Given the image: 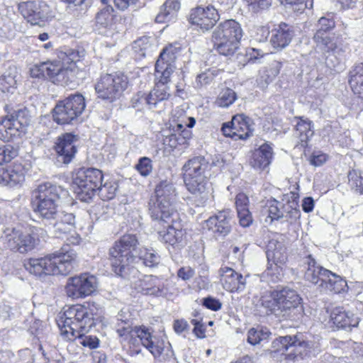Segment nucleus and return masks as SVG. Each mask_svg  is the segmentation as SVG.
<instances>
[{
  "instance_id": "nucleus-1",
  "label": "nucleus",
  "mask_w": 363,
  "mask_h": 363,
  "mask_svg": "<svg viewBox=\"0 0 363 363\" xmlns=\"http://www.w3.org/2000/svg\"><path fill=\"white\" fill-rule=\"evenodd\" d=\"M68 191L50 182L40 184L32 192L33 211L43 220L50 222L59 216V203Z\"/></svg>"
},
{
  "instance_id": "nucleus-2",
  "label": "nucleus",
  "mask_w": 363,
  "mask_h": 363,
  "mask_svg": "<svg viewBox=\"0 0 363 363\" xmlns=\"http://www.w3.org/2000/svg\"><path fill=\"white\" fill-rule=\"evenodd\" d=\"M75 265V255L71 250L63 249L44 257L30 258L25 261L24 266L29 273L36 277L44 275H67Z\"/></svg>"
},
{
  "instance_id": "nucleus-3",
  "label": "nucleus",
  "mask_w": 363,
  "mask_h": 363,
  "mask_svg": "<svg viewBox=\"0 0 363 363\" xmlns=\"http://www.w3.org/2000/svg\"><path fill=\"white\" fill-rule=\"evenodd\" d=\"M301 298L296 291L288 287L264 291L259 300L267 313L279 318H289L298 306Z\"/></svg>"
},
{
  "instance_id": "nucleus-4",
  "label": "nucleus",
  "mask_w": 363,
  "mask_h": 363,
  "mask_svg": "<svg viewBox=\"0 0 363 363\" xmlns=\"http://www.w3.org/2000/svg\"><path fill=\"white\" fill-rule=\"evenodd\" d=\"M155 194L149 201L150 216L160 223H168L176 213L177 189L170 180L164 179L156 185Z\"/></svg>"
},
{
  "instance_id": "nucleus-5",
  "label": "nucleus",
  "mask_w": 363,
  "mask_h": 363,
  "mask_svg": "<svg viewBox=\"0 0 363 363\" xmlns=\"http://www.w3.org/2000/svg\"><path fill=\"white\" fill-rule=\"evenodd\" d=\"M94 324L88 308L80 304L69 307L57 321L62 337L69 341L79 333H88Z\"/></svg>"
},
{
  "instance_id": "nucleus-6",
  "label": "nucleus",
  "mask_w": 363,
  "mask_h": 363,
  "mask_svg": "<svg viewBox=\"0 0 363 363\" xmlns=\"http://www.w3.org/2000/svg\"><path fill=\"white\" fill-rule=\"evenodd\" d=\"M208 167V161L201 156L189 160L183 167L185 185L191 194L199 198L201 204L206 203L210 195L205 176Z\"/></svg>"
},
{
  "instance_id": "nucleus-7",
  "label": "nucleus",
  "mask_w": 363,
  "mask_h": 363,
  "mask_svg": "<svg viewBox=\"0 0 363 363\" xmlns=\"http://www.w3.org/2000/svg\"><path fill=\"white\" fill-rule=\"evenodd\" d=\"M242 36L240 25L235 20H227L220 23L213 33L214 48L220 55L232 56L238 50Z\"/></svg>"
},
{
  "instance_id": "nucleus-8",
  "label": "nucleus",
  "mask_w": 363,
  "mask_h": 363,
  "mask_svg": "<svg viewBox=\"0 0 363 363\" xmlns=\"http://www.w3.org/2000/svg\"><path fill=\"white\" fill-rule=\"evenodd\" d=\"M102 172L96 168H80L72 174V189L77 198L86 203L92 201L102 182Z\"/></svg>"
},
{
  "instance_id": "nucleus-9",
  "label": "nucleus",
  "mask_w": 363,
  "mask_h": 363,
  "mask_svg": "<svg viewBox=\"0 0 363 363\" xmlns=\"http://www.w3.org/2000/svg\"><path fill=\"white\" fill-rule=\"evenodd\" d=\"M138 245V239L135 235L127 234L116 241L109 250L111 266L114 272L119 276L125 277L129 266L133 262L135 257L132 251Z\"/></svg>"
},
{
  "instance_id": "nucleus-10",
  "label": "nucleus",
  "mask_w": 363,
  "mask_h": 363,
  "mask_svg": "<svg viewBox=\"0 0 363 363\" xmlns=\"http://www.w3.org/2000/svg\"><path fill=\"white\" fill-rule=\"evenodd\" d=\"M280 202L271 198L267 201L266 207L271 221L281 220L282 223H286L287 226L298 223L301 217V211L298 208V199L291 195L286 196Z\"/></svg>"
},
{
  "instance_id": "nucleus-11",
  "label": "nucleus",
  "mask_w": 363,
  "mask_h": 363,
  "mask_svg": "<svg viewBox=\"0 0 363 363\" xmlns=\"http://www.w3.org/2000/svg\"><path fill=\"white\" fill-rule=\"evenodd\" d=\"M85 107V99L81 94H71L56 104L52 111L53 121L60 125L72 123Z\"/></svg>"
},
{
  "instance_id": "nucleus-12",
  "label": "nucleus",
  "mask_w": 363,
  "mask_h": 363,
  "mask_svg": "<svg viewBox=\"0 0 363 363\" xmlns=\"http://www.w3.org/2000/svg\"><path fill=\"white\" fill-rule=\"evenodd\" d=\"M333 34L316 31L313 37L315 52L320 55L319 60H325L326 66L335 69L340 64L338 55L342 52Z\"/></svg>"
},
{
  "instance_id": "nucleus-13",
  "label": "nucleus",
  "mask_w": 363,
  "mask_h": 363,
  "mask_svg": "<svg viewBox=\"0 0 363 363\" xmlns=\"http://www.w3.org/2000/svg\"><path fill=\"white\" fill-rule=\"evenodd\" d=\"M128 86V78L121 73L101 75L95 90L98 97L113 101L118 98Z\"/></svg>"
},
{
  "instance_id": "nucleus-14",
  "label": "nucleus",
  "mask_w": 363,
  "mask_h": 363,
  "mask_svg": "<svg viewBox=\"0 0 363 363\" xmlns=\"http://www.w3.org/2000/svg\"><path fill=\"white\" fill-rule=\"evenodd\" d=\"M30 122V116L26 108L13 111L0 122V139L9 141L23 133Z\"/></svg>"
},
{
  "instance_id": "nucleus-15",
  "label": "nucleus",
  "mask_w": 363,
  "mask_h": 363,
  "mask_svg": "<svg viewBox=\"0 0 363 363\" xmlns=\"http://www.w3.org/2000/svg\"><path fill=\"white\" fill-rule=\"evenodd\" d=\"M285 250L281 242L274 239L269 241L267 252L268 266L263 273V277L268 279L269 281L276 283L282 279L283 264L286 260Z\"/></svg>"
},
{
  "instance_id": "nucleus-16",
  "label": "nucleus",
  "mask_w": 363,
  "mask_h": 363,
  "mask_svg": "<svg viewBox=\"0 0 363 363\" xmlns=\"http://www.w3.org/2000/svg\"><path fill=\"white\" fill-rule=\"evenodd\" d=\"M135 334L155 358L166 360L173 355L171 345L164 337L152 335L145 327L137 328Z\"/></svg>"
},
{
  "instance_id": "nucleus-17",
  "label": "nucleus",
  "mask_w": 363,
  "mask_h": 363,
  "mask_svg": "<svg viewBox=\"0 0 363 363\" xmlns=\"http://www.w3.org/2000/svg\"><path fill=\"white\" fill-rule=\"evenodd\" d=\"M83 57V52L69 48L60 51L57 55L59 60L42 62V67L44 69L45 77L52 79L54 82H57L58 77H61L62 74L60 72L63 68L64 64L79 62Z\"/></svg>"
},
{
  "instance_id": "nucleus-18",
  "label": "nucleus",
  "mask_w": 363,
  "mask_h": 363,
  "mask_svg": "<svg viewBox=\"0 0 363 363\" xmlns=\"http://www.w3.org/2000/svg\"><path fill=\"white\" fill-rule=\"evenodd\" d=\"M97 279L88 273L81 274L68 279L67 295L72 298H84L92 294L97 288Z\"/></svg>"
},
{
  "instance_id": "nucleus-19",
  "label": "nucleus",
  "mask_w": 363,
  "mask_h": 363,
  "mask_svg": "<svg viewBox=\"0 0 363 363\" xmlns=\"http://www.w3.org/2000/svg\"><path fill=\"white\" fill-rule=\"evenodd\" d=\"M221 130L225 137L234 140H246L252 135V120L244 114L234 116L231 121L223 124Z\"/></svg>"
},
{
  "instance_id": "nucleus-20",
  "label": "nucleus",
  "mask_w": 363,
  "mask_h": 363,
  "mask_svg": "<svg viewBox=\"0 0 363 363\" xmlns=\"http://www.w3.org/2000/svg\"><path fill=\"white\" fill-rule=\"evenodd\" d=\"M218 20V10L213 6L194 8L189 16V23L202 32L211 29Z\"/></svg>"
},
{
  "instance_id": "nucleus-21",
  "label": "nucleus",
  "mask_w": 363,
  "mask_h": 363,
  "mask_svg": "<svg viewBox=\"0 0 363 363\" xmlns=\"http://www.w3.org/2000/svg\"><path fill=\"white\" fill-rule=\"evenodd\" d=\"M5 233L4 244L12 251L25 253L35 247V238L27 231L13 228L8 229Z\"/></svg>"
},
{
  "instance_id": "nucleus-22",
  "label": "nucleus",
  "mask_w": 363,
  "mask_h": 363,
  "mask_svg": "<svg viewBox=\"0 0 363 363\" xmlns=\"http://www.w3.org/2000/svg\"><path fill=\"white\" fill-rule=\"evenodd\" d=\"M18 9L23 18L32 25H38L51 16L50 7L44 1H23L18 4Z\"/></svg>"
},
{
  "instance_id": "nucleus-23",
  "label": "nucleus",
  "mask_w": 363,
  "mask_h": 363,
  "mask_svg": "<svg viewBox=\"0 0 363 363\" xmlns=\"http://www.w3.org/2000/svg\"><path fill=\"white\" fill-rule=\"evenodd\" d=\"M233 224L232 212L223 210L205 220L203 228L211 231L215 236L225 237L230 233Z\"/></svg>"
},
{
  "instance_id": "nucleus-24",
  "label": "nucleus",
  "mask_w": 363,
  "mask_h": 363,
  "mask_svg": "<svg viewBox=\"0 0 363 363\" xmlns=\"http://www.w3.org/2000/svg\"><path fill=\"white\" fill-rule=\"evenodd\" d=\"M175 57L172 46L166 48L160 53L155 64V77L158 79L156 84H162L164 86H167L175 68L172 64Z\"/></svg>"
},
{
  "instance_id": "nucleus-25",
  "label": "nucleus",
  "mask_w": 363,
  "mask_h": 363,
  "mask_svg": "<svg viewBox=\"0 0 363 363\" xmlns=\"http://www.w3.org/2000/svg\"><path fill=\"white\" fill-rule=\"evenodd\" d=\"M77 136L70 133H64L57 138L55 150L59 162L64 164L71 162L77 152Z\"/></svg>"
},
{
  "instance_id": "nucleus-26",
  "label": "nucleus",
  "mask_w": 363,
  "mask_h": 363,
  "mask_svg": "<svg viewBox=\"0 0 363 363\" xmlns=\"http://www.w3.org/2000/svg\"><path fill=\"white\" fill-rule=\"evenodd\" d=\"M294 35L293 26L281 23L272 30L269 42L273 48L281 50L291 43Z\"/></svg>"
},
{
  "instance_id": "nucleus-27",
  "label": "nucleus",
  "mask_w": 363,
  "mask_h": 363,
  "mask_svg": "<svg viewBox=\"0 0 363 363\" xmlns=\"http://www.w3.org/2000/svg\"><path fill=\"white\" fill-rule=\"evenodd\" d=\"M223 287L228 291H242L246 285V278L228 267H222L219 269Z\"/></svg>"
},
{
  "instance_id": "nucleus-28",
  "label": "nucleus",
  "mask_w": 363,
  "mask_h": 363,
  "mask_svg": "<svg viewBox=\"0 0 363 363\" xmlns=\"http://www.w3.org/2000/svg\"><path fill=\"white\" fill-rule=\"evenodd\" d=\"M138 290L143 294L154 296H164L168 292L165 281L152 275L140 280Z\"/></svg>"
},
{
  "instance_id": "nucleus-29",
  "label": "nucleus",
  "mask_w": 363,
  "mask_h": 363,
  "mask_svg": "<svg viewBox=\"0 0 363 363\" xmlns=\"http://www.w3.org/2000/svg\"><path fill=\"white\" fill-rule=\"evenodd\" d=\"M320 340L319 336L299 333L294 335V347L301 354L315 355L320 351Z\"/></svg>"
},
{
  "instance_id": "nucleus-30",
  "label": "nucleus",
  "mask_w": 363,
  "mask_h": 363,
  "mask_svg": "<svg viewBox=\"0 0 363 363\" xmlns=\"http://www.w3.org/2000/svg\"><path fill=\"white\" fill-rule=\"evenodd\" d=\"M305 264H307L304 274L305 279L312 284L318 285L321 288L323 284L328 278V274H330V271L317 264L311 255L306 257Z\"/></svg>"
},
{
  "instance_id": "nucleus-31",
  "label": "nucleus",
  "mask_w": 363,
  "mask_h": 363,
  "mask_svg": "<svg viewBox=\"0 0 363 363\" xmlns=\"http://www.w3.org/2000/svg\"><path fill=\"white\" fill-rule=\"evenodd\" d=\"M25 168L21 163H13L7 168H0V184L15 186L25 180Z\"/></svg>"
},
{
  "instance_id": "nucleus-32",
  "label": "nucleus",
  "mask_w": 363,
  "mask_h": 363,
  "mask_svg": "<svg viewBox=\"0 0 363 363\" xmlns=\"http://www.w3.org/2000/svg\"><path fill=\"white\" fill-rule=\"evenodd\" d=\"M330 317L337 328L345 330H351L352 328L357 327L359 322V318L357 315L342 307L334 308Z\"/></svg>"
},
{
  "instance_id": "nucleus-33",
  "label": "nucleus",
  "mask_w": 363,
  "mask_h": 363,
  "mask_svg": "<svg viewBox=\"0 0 363 363\" xmlns=\"http://www.w3.org/2000/svg\"><path fill=\"white\" fill-rule=\"evenodd\" d=\"M272 157V147L265 143L253 152L250 165L255 169L263 170L270 164Z\"/></svg>"
},
{
  "instance_id": "nucleus-34",
  "label": "nucleus",
  "mask_w": 363,
  "mask_h": 363,
  "mask_svg": "<svg viewBox=\"0 0 363 363\" xmlns=\"http://www.w3.org/2000/svg\"><path fill=\"white\" fill-rule=\"evenodd\" d=\"M149 109L155 110L161 106V104L168 100L170 96L169 88L162 84H155L154 88L147 94Z\"/></svg>"
},
{
  "instance_id": "nucleus-35",
  "label": "nucleus",
  "mask_w": 363,
  "mask_h": 363,
  "mask_svg": "<svg viewBox=\"0 0 363 363\" xmlns=\"http://www.w3.org/2000/svg\"><path fill=\"white\" fill-rule=\"evenodd\" d=\"M116 323V333L118 335L123 337L124 340H127L129 337H133L135 334V332L138 326L133 327L130 321V315L128 313L121 310L117 315ZM139 328H141L140 326Z\"/></svg>"
},
{
  "instance_id": "nucleus-36",
  "label": "nucleus",
  "mask_w": 363,
  "mask_h": 363,
  "mask_svg": "<svg viewBox=\"0 0 363 363\" xmlns=\"http://www.w3.org/2000/svg\"><path fill=\"white\" fill-rule=\"evenodd\" d=\"M19 79L18 69L16 66H9L0 77V92L13 93L17 88Z\"/></svg>"
},
{
  "instance_id": "nucleus-37",
  "label": "nucleus",
  "mask_w": 363,
  "mask_h": 363,
  "mask_svg": "<svg viewBox=\"0 0 363 363\" xmlns=\"http://www.w3.org/2000/svg\"><path fill=\"white\" fill-rule=\"evenodd\" d=\"M179 0H166L162 6L159 13L155 17V21L158 23H165L174 19L177 13L180 9Z\"/></svg>"
},
{
  "instance_id": "nucleus-38",
  "label": "nucleus",
  "mask_w": 363,
  "mask_h": 363,
  "mask_svg": "<svg viewBox=\"0 0 363 363\" xmlns=\"http://www.w3.org/2000/svg\"><path fill=\"white\" fill-rule=\"evenodd\" d=\"M349 84L353 92L363 99V62L355 65L350 70Z\"/></svg>"
},
{
  "instance_id": "nucleus-39",
  "label": "nucleus",
  "mask_w": 363,
  "mask_h": 363,
  "mask_svg": "<svg viewBox=\"0 0 363 363\" xmlns=\"http://www.w3.org/2000/svg\"><path fill=\"white\" fill-rule=\"evenodd\" d=\"M296 120L295 135L299 138L301 146L304 147L314 134L313 122L303 118H296Z\"/></svg>"
},
{
  "instance_id": "nucleus-40",
  "label": "nucleus",
  "mask_w": 363,
  "mask_h": 363,
  "mask_svg": "<svg viewBox=\"0 0 363 363\" xmlns=\"http://www.w3.org/2000/svg\"><path fill=\"white\" fill-rule=\"evenodd\" d=\"M171 219L167 223V227L166 230H160L158 232V239L172 246H174L182 241L184 233L181 229H176L169 224Z\"/></svg>"
},
{
  "instance_id": "nucleus-41",
  "label": "nucleus",
  "mask_w": 363,
  "mask_h": 363,
  "mask_svg": "<svg viewBox=\"0 0 363 363\" xmlns=\"http://www.w3.org/2000/svg\"><path fill=\"white\" fill-rule=\"evenodd\" d=\"M326 281L323 284L321 289L325 291H330L339 294L345 291L347 287V282L342 277L330 272Z\"/></svg>"
},
{
  "instance_id": "nucleus-42",
  "label": "nucleus",
  "mask_w": 363,
  "mask_h": 363,
  "mask_svg": "<svg viewBox=\"0 0 363 363\" xmlns=\"http://www.w3.org/2000/svg\"><path fill=\"white\" fill-rule=\"evenodd\" d=\"M153 40L150 37L143 36L134 41L133 49L140 57H145L154 51L155 46Z\"/></svg>"
},
{
  "instance_id": "nucleus-43",
  "label": "nucleus",
  "mask_w": 363,
  "mask_h": 363,
  "mask_svg": "<svg viewBox=\"0 0 363 363\" xmlns=\"http://www.w3.org/2000/svg\"><path fill=\"white\" fill-rule=\"evenodd\" d=\"M77 63L78 62H72L71 64H64L63 68L60 72L62 74L61 77H58L57 82L65 86L73 82L79 72L77 65Z\"/></svg>"
},
{
  "instance_id": "nucleus-44",
  "label": "nucleus",
  "mask_w": 363,
  "mask_h": 363,
  "mask_svg": "<svg viewBox=\"0 0 363 363\" xmlns=\"http://www.w3.org/2000/svg\"><path fill=\"white\" fill-rule=\"evenodd\" d=\"M290 347H294V336H281L272 343V351L274 353L284 354Z\"/></svg>"
},
{
  "instance_id": "nucleus-45",
  "label": "nucleus",
  "mask_w": 363,
  "mask_h": 363,
  "mask_svg": "<svg viewBox=\"0 0 363 363\" xmlns=\"http://www.w3.org/2000/svg\"><path fill=\"white\" fill-rule=\"evenodd\" d=\"M349 186L355 192L363 195V172L352 169L348 173Z\"/></svg>"
},
{
  "instance_id": "nucleus-46",
  "label": "nucleus",
  "mask_w": 363,
  "mask_h": 363,
  "mask_svg": "<svg viewBox=\"0 0 363 363\" xmlns=\"http://www.w3.org/2000/svg\"><path fill=\"white\" fill-rule=\"evenodd\" d=\"M237 99L236 93L230 88L223 89L216 100L218 107L227 108L233 104Z\"/></svg>"
},
{
  "instance_id": "nucleus-47",
  "label": "nucleus",
  "mask_w": 363,
  "mask_h": 363,
  "mask_svg": "<svg viewBox=\"0 0 363 363\" xmlns=\"http://www.w3.org/2000/svg\"><path fill=\"white\" fill-rule=\"evenodd\" d=\"M281 65V62L274 61L260 72V77L265 84H269L279 74Z\"/></svg>"
},
{
  "instance_id": "nucleus-48",
  "label": "nucleus",
  "mask_w": 363,
  "mask_h": 363,
  "mask_svg": "<svg viewBox=\"0 0 363 363\" xmlns=\"http://www.w3.org/2000/svg\"><path fill=\"white\" fill-rule=\"evenodd\" d=\"M113 9L106 8L101 10L96 16V23L101 28L111 26L113 21Z\"/></svg>"
},
{
  "instance_id": "nucleus-49",
  "label": "nucleus",
  "mask_w": 363,
  "mask_h": 363,
  "mask_svg": "<svg viewBox=\"0 0 363 363\" xmlns=\"http://www.w3.org/2000/svg\"><path fill=\"white\" fill-rule=\"evenodd\" d=\"M86 333H79V335H75L72 340H76L78 344L91 350L96 349L99 345V340L96 336L86 335Z\"/></svg>"
},
{
  "instance_id": "nucleus-50",
  "label": "nucleus",
  "mask_w": 363,
  "mask_h": 363,
  "mask_svg": "<svg viewBox=\"0 0 363 363\" xmlns=\"http://www.w3.org/2000/svg\"><path fill=\"white\" fill-rule=\"evenodd\" d=\"M130 105L137 111H143L145 108L149 109L147 93L143 91H138L133 96Z\"/></svg>"
},
{
  "instance_id": "nucleus-51",
  "label": "nucleus",
  "mask_w": 363,
  "mask_h": 363,
  "mask_svg": "<svg viewBox=\"0 0 363 363\" xmlns=\"http://www.w3.org/2000/svg\"><path fill=\"white\" fill-rule=\"evenodd\" d=\"M117 185L113 182H106L99 185L97 191L102 200H111L116 196Z\"/></svg>"
},
{
  "instance_id": "nucleus-52",
  "label": "nucleus",
  "mask_w": 363,
  "mask_h": 363,
  "mask_svg": "<svg viewBox=\"0 0 363 363\" xmlns=\"http://www.w3.org/2000/svg\"><path fill=\"white\" fill-rule=\"evenodd\" d=\"M249 11L252 13H260L267 10L272 5V0H245Z\"/></svg>"
},
{
  "instance_id": "nucleus-53",
  "label": "nucleus",
  "mask_w": 363,
  "mask_h": 363,
  "mask_svg": "<svg viewBox=\"0 0 363 363\" xmlns=\"http://www.w3.org/2000/svg\"><path fill=\"white\" fill-rule=\"evenodd\" d=\"M18 155V150L11 145L0 147V164L11 162Z\"/></svg>"
},
{
  "instance_id": "nucleus-54",
  "label": "nucleus",
  "mask_w": 363,
  "mask_h": 363,
  "mask_svg": "<svg viewBox=\"0 0 363 363\" xmlns=\"http://www.w3.org/2000/svg\"><path fill=\"white\" fill-rule=\"evenodd\" d=\"M50 223L52 225L55 235L62 239H64V235L71 233L74 228V225L62 223L57 220H52Z\"/></svg>"
},
{
  "instance_id": "nucleus-55",
  "label": "nucleus",
  "mask_w": 363,
  "mask_h": 363,
  "mask_svg": "<svg viewBox=\"0 0 363 363\" xmlns=\"http://www.w3.org/2000/svg\"><path fill=\"white\" fill-rule=\"evenodd\" d=\"M140 259L146 267H154L160 263V258L155 251L146 250L140 256Z\"/></svg>"
},
{
  "instance_id": "nucleus-56",
  "label": "nucleus",
  "mask_w": 363,
  "mask_h": 363,
  "mask_svg": "<svg viewBox=\"0 0 363 363\" xmlns=\"http://www.w3.org/2000/svg\"><path fill=\"white\" fill-rule=\"evenodd\" d=\"M216 71L214 69H208L197 75L196 84L197 87H201L209 84L214 79Z\"/></svg>"
},
{
  "instance_id": "nucleus-57",
  "label": "nucleus",
  "mask_w": 363,
  "mask_h": 363,
  "mask_svg": "<svg viewBox=\"0 0 363 363\" xmlns=\"http://www.w3.org/2000/svg\"><path fill=\"white\" fill-rule=\"evenodd\" d=\"M138 172L143 177L148 176L152 170V160L147 157H141L135 166Z\"/></svg>"
},
{
  "instance_id": "nucleus-58",
  "label": "nucleus",
  "mask_w": 363,
  "mask_h": 363,
  "mask_svg": "<svg viewBox=\"0 0 363 363\" xmlns=\"http://www.w3.org/2000/svg\"><path fill=\"white\" fill-rule=\"evenodd\" d=\"M64 239L65 242H66V246L64 247H62L58 252H62L63 249L66 250H71L73 252H74L71 247H69L70 245H78L80 242V237L77 234V233L73 229L71 233H68L66 235H64ZM75 253V252H74ZM76 255V254H74Z\"/></svg>"
},
{
  "instance_id": "nucleus-59",
  "label": "nucleus",
  "mask_w": 363,
  "mask_h": 363,
  "mask_svg": "<svg viewBox=\"0 0 363 363\" xmlns=\"http://www.w3.org/2000/svg\"><path fill=\"white\" fill-rule=\"evenodd\" d=\"M335 21L332 17H321L318 23L317 31H321L323 33H328L335 27Z\"/></svg>"
},
{
  "instance_id": "nucleus-60",
  "label": "nucleus",
  "mask_w": 363,
  "mask_h": 363,
  "mask_svg": "<svg viewBox=\"0 0 363 363\" xmlns=\"http://www.w3.org/2000/svg\"><path fill=\"white\" fill-rule=\"evenodd\" d=\"M238 216L239 218L240 224L242 227H248L251 225L252 222V218L250 212L248 208L242 209L241 211H238Z\"/></svg>"
},
{
  "instance_id": "nucleus-61",
  "label": "nucleus",
  "mask_w": 363,
  "mask_h": 363,
  "mask_svg": "<svg viewBox=\"0 0 363 363\" xmlns=\"http://www.w3.org/2000/svg\"><path fill=\"white\" fill-rule=\"evenodd\" d=\"M269 34L270 31L269 28L266 26H259L256 28L254 39L257 42H265Z\"/></svg>"
},
{
  "instance_id": "nucleus-62",
  "label": "nucleus",
  "mask_w": 363,
  "mask_h": 363,
  "mask_svg": "<svg viewBox=\"0 0 363 363\" xmlns=\"http://www.w3.org/2000/svg\"><path fill=\"white\" fill-rule=\"evenodd\" d=\"M203 305L208 309L216 311L221 308L222 304L219 300L212 298L207 297L203 298Z\"/></svg>"
},
{
  "instance_id": "nucleus-63",
  "label": "nucleus",
  "mask_w": 363,
  "mask_h": 363,
  "mask_svg": "<svg viewBox=\"0 0 363 363\" xmlns=\"http://www.w3.org/2000/svg\"><path fill=\"white\" fill-rule=\"evenodd\" d=\"M248 197L242 193H240L235 198V206L237 211L248 208Z\"/></svg>"
},
{
  "instance_id": "nucleus-64",
  "label": "nucleus",
  "mask_w": 363,
  "mask_h": 363,
  "mask_svg": "<svg viewBox=\"0 0 363 363\" xmlns=\"http://www.w3.org/2000/svg\"><path fill=\"white\" fill-rule=\"evenodd\" d=\"M265 55L260 49L257 48H248L246 51V56L248 57L249 62H255L256 60L260 59Z\"/></svg>"
}]
</instances>
